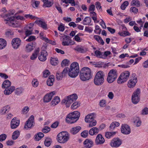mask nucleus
Here are the masks:
<instances>
[{"mask_svg":"<svg viewBox=\"0 0 148 148\" xmlns=\"http://www.w3.org/2000/svg\"><path fill=\"white\" fill-rule=\"evenodd\" d=\"M130 74V72L128 71H125L122 73L117 79V83L121 84L126 82L128 79Z\"/></svg>","mask_w":148,"mask_h":148,"instance_id":"9d476101","label":"nucleus"},{"mask_svg":"<svg viewBox=\"0 0 148 148\" xmlns=\"http://www.w3.org/2000/svg\"><path fill=\"white\" fill-rule=\"evenodd\" d=\"M54 80V77L53 75H51L49 77L47 81V84L49 86L53 85Z\"/></svg>","mask_w":148,"mask_h":148,"instance_id":"c756f323","label":"nucleus"},{"mask_svg":"<svg viewBox=\"0 0 148 148\" xmlns=\"http://www.w3.org/2000/svg\"><path fill=\"white\" fill-rule=\"evenodd\" d=\"M91 22V19L88 17H86L84 20L83 24L84 25H89Z\"/></svg>","mask_w":148,"mask_h":148,"instance_id":"a19ab883","label":"nucleus"},{"mask_svg":"<svg viewBox=\"0 0 148 148\" xmlns=\"http://www.w3.org/2000/svg\"><path fill=\"white\" fill-rule=\"evenodd\" d=\"M50 130V127L48 126H45L42 130V132L45 133H46L49 132Z\"/></svg>","mask_w":148,"mask_h":148,"instance_id":"680f3d73","label":"nucleus"},{"mask_svg":"<svg viewBox=\"0 0 148 148\" xmlns=\"http://www.w3.org/2000/svg\"><path fill=\"white\" fill-rule=\"evenodd\" d=\"M48 55V53L46 50H42L38 56V58L40 61L44 62L47 60V56Z\"/></svg>","mask_w":148,"mask_h":148,"instance_id":"f3484780","label":"nucleus"},{"mask_svg":"<svg viewBox=\"0 0 148 148\" xmlns=\"http://www.w3.org/2000/svg\"><path fill=\"white\" fill-rule=\"evenodd\" d=\"M6 41L3 38H0V50L4 49L6 46Z\"/></svg>","mask_w":148,"mask_h":148,"instance_id":"473e14b6","label":"nucleus"},{"mask_svg":"<svg viewBox=\"0 0 148 148\" xmlns=\"http://www.w3.org/2000/svg\"><path fill=\"white\" fill-rule=\"evenodd\" d=\"M80 113L78 111H74L68 114L66 119V121L71 124L76 122L80 117Z\"/></svg>","mask_w":148,"mask_h":148,"instance_id":"7ed1b4c3","label":"nucleus"},{"mask_svg":"<svg viewBox=\"0 0 148 148\" xmlns=\"http://www.w3.org/2000/svg\"><path fill=\"white\" fill-rule=\"evenodd\" d=\"M29 110V107L28 106L24 107L22 109L21 112L23 114L27 113Z\"/></svg>","mask_w":148,"mask_h":148,"instance_id":"bf43d9fd","label":"nucleus"},{"mask_svg":"<svg viewBox=\"0 0 148 148\" xmlns=\"http://www.w3.org/2000/svg\"><path fill=\"white\" fill-rule=\"evenodd\" d=\"M9 110V107L8 106H6L1 110L0 112L2 114H5L8 112Z\"/></svg>","mask_w":148,"mask_h":148,"instance_id":"c03bdc74","label":"nucleus"},{"mask_svg":"<svg viewBox=\"0 0 148 148\" xmlns=\"http://www.w3.org/2000/svg\"><path fill=\"white\" fill-rule=\"evenodd\" d=\"M122 143V140L120 138H114L111 140L110 145L112 147H117L120 146Z\"/></svg>","mask_w":148,"mask_h":148,"instance_id":"ddd939ff","label":"nucleus"},{"mask_svg":"<svg viewBox=\"0 0 148 148\" xmlns=\"http://www.w3.org/2000/svg\"><path fill=\"white\" fill-rule=\"evenodd\" d=\"M38 82L37 79H33L32 82V84L34 87L35 88L37 87L38 86Z\"/></svg>","mask_w":148,"mask_h":148,"instance_id":"4d7b16f0","label":"nucleus"},{"mask_svg":"<svg viewBox=\"0 0 148 148\" xmlns=\"http://www.w3.org/2000/svg\"><path fill=\"white\" fill-rule=\"evenodd\" d=\"M120 125L119 123L117 122H112L110 125V130H112L115 128V127L119 126Z\"/></svg>","mask_w":148,"mask_h":148,"instance_id":"4c0bfd02","label":"nucleus"},{"mask_svg":"<svg viewBox=\"0 0 148 148\" xmlns=\"http://www.w3.org/2000/svg\"><path fill=\"white\" fill-rule=\"evenodd\" d=\"M141 114L143 115L148 114V108L145 107L143 109Z\"/></svg>","mask_w":148,"mask_h":148,"instance_id":"0e129e2a","label":"nucleus"},{"mask_svg":"<svg viewBox=\"0 0 148 148\" xmlns=\"http://www.w3.org/2000/svg\"><path fill=\"white\" fill-rule=\"evenodd\" d=\"M19 121L17 120L16 118H13L12 119L11 121V128L12 129L16 128L19 125Z\"/></svg>","mask_w":148,"mask_h":148,"instance_id":"a211bd4d","label":"nucleus"},{"mask_svg":"<svg viewBox=\"0 0 148 148\" xmlns=\"http://www.w3.org/2000/svg\"><path fill=\"white\" fill-rule=\"evenodd\" d=\"M24 17L26 19H35L36 17L35 16L30 14H25Z\"/></svg>","mask_w":148,"mask_h":148,"instance_id":"6e6d98bb","label":"nucleus"},{"mask_svg":"<svg viewBox=\"0 0 148 148\" xmlns=\"http://www.w3.org/2000/svg\"><path fill=\"white\" fill-rule=\"evenodd\" d=\"M95 53L97 57L103 58V52H101L99 50H96L95 52Z\"/></svg>","mask_w":148,"mask_h":148,"instance_id":"864d4df0","label":"nucleus"},{"mask_svg":"<svg viewBox=\"0 0 148 148\" xmlns=\"http://www.w3.org/2000/svg\"><path fill=\"white\" fill-rule=\"evenodd\" d=\"M11 85V82L8 80H6L3 82L2 86L3 88H6L10 87Z\"/></svg>","mask_w":148,"mask_h":148,"instance_id":"f704fd0d","label":"nucleus"},{"mask_svg":"<svg viewBox=\"0 0 148 148\" xmlns=\"http://www.w3.org/2000/svg\"><path fill=\"white\" fill-rule=\"evenodd\" d=\"M18 20H21L22 21H24L25 20V18L23 16L18 15L16 17L14 16L9 17L6 20L7 23L11 26L13 27H16L18 26V24L17 22L15 20V18Z\"/></svg>","mask_w":148,"mask_h":148,"instance_id":"39448f33","label":"nucleus"},{"mask_svg":"<svg viewBox=\"0 0 148 148\" xmlns=\"http://www.w3.org/2000/svg\"><path fill=\"white\" fill-rule=\"evenodd\" d=\"M131 5L138 7L140 5V2L138 0H133L131 2Z\"/></svg>","mask_w":148,"mask_h":148,"instance_id":"de8ad7c7","label":"nucleus"},{"mask_svg":"<svg viewBox=\"0 0 148 148\" xmlns=\"http://www.w3.org/2000/svg\"><path fill=\"white\" fill-rule=\"evenodd\" d=\"M55 92L53 91L49 94L46 95L44 98V101L46 103L50 101L52 99L53 96L55 94Z\"/></svg>","mask_w":148,"mask_h":148,"instance_id":"aec40b11","label":"nucleus"},{"mask_svg":"<svg viewBox=\"0 0 148 148\" xmlns=\"http://www.w3.org/2000/svg\"><path fill=\"white\" fill-rule=\"evenodd\" d=\"M33 25V24L30 23L25 27V34L26 36H28L32 34Z\"/></svg>","mask_w":148,"mask_h":148,"instance_id":"2eb2a0df","label":"nucleus"},{"mask_svg":"<svg viewBox=\"0 0 148 148\" xmlns=\"http://www.w3.org/2000/svg\"><path fill=\"white\" fill-rule=\"evenodd\" d=\"M40 50L39 47L37 48L35 50L34 53L30 57V58L32 60H34L37 58L38 54L40 51Z\"/></svg>","mask_w":148,"mask_h":148,"instance_id":"7c9ffc66","label":"nucleus"},{"mask_svg":"<svg viewBox=\"0 0 148 148\" xmlns=\"http://www.w3.org/2000/svg\"><path fill=\"white\" fill-rule=\"evenodd\" d=\"M36 37L34 36H30L29 37V38L26 39V41L27 42H31L36 40Z\"/></svg>","mask_w":148,"mask_h":148,"instance_id":"774afa93","label":"nucleus"},{"mask_svg":"<svg viewBox=\"0 0 148 148\" xmlns=\"http://www.w3.org/2000/svg\"><path fill=\"white\" fill-rule=\"evenodd\" d=\"M133 122L135 125L137 127L140 126L141 125V121L140 119H139L138 118V117Z\"/></svg>","mask_w":148,"mask_h":148,"instance_id":"09e8293b","label":"nucleus"},{"mask_svg":"<svg viewBox=\"0 0 148 148\" xmlns=\"http://www.w3.org/2000/svg\"><path fill=\"white\" fill-rule=\"evenodd\" d=\"M130 12H133L134 13L136 14L138 12V9L135 7H132L130 9Z\"/></svg>","mask_w":148,"mask_h":148,"instance_id":"338daca9","label":"nucleus"},{"mask_svg":"<svg viewBox=\"0 0 148 148\" xmlns=\"http://www.w3.org/2000/svg\"><path fill=\"white\" fill-rule=\"evenodd\" d=\"M81 127L79 126H77L72 128L71 130V132L73 134H76L81 129Z\"/></svg>","mask_w":148,"mask_h":148,"instance_id":"72a5a7b5","label":"nucleus"},{"mask_svg":"<svg viewBox=\"0 0 148 148\" xmlns=\"http://www.w3.org/2000/svg\"><path fill=\"white\" fill-rule=\"evenodd\" d=\"M44 136V135L42 133L39 132L35 135V140L36 141H38L43 137Z\"/></svg>","mask_w":148,"mask_h":148,"instance_id":"2f4dec72","label":"nucleus"},{"mask_svg":"<svg viewBox=\"0 0 148 148\" xmlns=\"http://www.w3.org/2000/svg\"><path fill=\"white\" fill-rule=\"evenodd\" d=\"M95 115L94 113H90L87 115L85 118V122L88 123L94 120Z\"/></svg>","mask_w":148,"mask_h":148,"instance_id":"393cba45","label":"nucleus"},{"mask_svg":"<svg viewBox=\"0 0 148 148\" xmlns=\"http://www.w3.org/2000/svg\"><path fill=\"white\" fill-rule=\"evenodd\" d=\"M104 73L102 71H99L96 75L94 79V83L96 85H102L104 82Z\"/></svg>","mask_w":148,"mask_h":148,"instance_id":"423d86ee","label":"nucleus"},{"mask_svg":"<svg viewBox=\"0 0 148 148\" xmlns=\"http://www.w3.org/2000/svg\"><path fill=\"white\" fill-rule=\"evenodd\" d=\"M32 6L34 8H37L40 3L39 1H36L35 0H32Z\"/></svg>","mask_w":148,"mask_h":148,"instance_id":"8fccbe9b","label":"nucleus"},{"mask_svg":"<svg viewBox=\"0 0 148 148\" xmlns=\"http://www.w3.org/2000/svg\"><path fill=\"white\" fill-rule=\"evenodd\" d=\"M34 124V116L32 115L26 121L24 126V128L26 130L31 128Z\"/></svg>","mask_w":148,"mask_h":148,"instance_id":"f8f14e48","label":"nucleus"},{"mask_svg":"<svg viewBox=\"0 0 148 148\" xmlns=\"http://www.w3.org/2000/svg\"><path fill=\"white\" fill-rule=\"evenodd\" d=\"M79 69L78 63L76 62H73L70 66L68 75L72 78H75L80 73Z\"/></svg>","mask_w":148,"mask_h":148,"instance_id":"f03ea898","label":"nucleus"},{"mask_svg":"<svg viewBox=\"0 0 148 148\" xmlns=\"http://www.w3.org/2000/svg\"><path fill=\"white\" fill-rule=\"evenodd\" d=\"M88 122L89 123V127H91L95 126L97 124V122L95 120Z\"/></svg>","mask_w":148,"mask_h":148,"instance_id":"e2e57ef3","label":"nucleus"},{"mask_svg":"<svg viewBox=\"0 0 148 148\" xmlns=\"http://www.w3.org/2000/svg\"><path fill=\"white\" fill-rule=\"evenodd\" d=\"M76 51L81 53H85L87 51V49L86 48H84L83 47H79L75 49Z\"/></svg>","mask_w":148,"mask_h":148,"instance_id":"a18cd8bd","label":"nucleus"},{"mask_svg":"<svg viewBox=\"0 0 148 148\" xmlns=\"http://www.w3.org/2000/svg\"><path fill=\"white\" fill-rule=\"evenodd\" d=\"M118 34L120 36L124 37L131 35V34L128 31H126L119 32H118Z\"/></svg>","mask_w":148,"mask_h":148,"instance_id":"79ce46f5","label":"nucleus"},{"mask_svg":"<svg viewBox=\"0 0 148 148\" xmlns=\"http://www.w3.org/2000/svg\"><path fill=\"white\" fill-rule=\"evenodd\" d=\"M94 38L99 43L103 45L104 44V42L102 39L98 35H95Z\"/></svg>","mask_w":148,"mask_h":148,"instance_id":"e433bc0d","label":"nucleus"},{"mask_svg":"<svg viewBox=\"0 0 148 148\" xmlns=\"http://www.w3.org/2000/svg\"><path fill=\"white\" fill-rule=\"evenodd\" d=\"M21 40L19 38H13L11 42L12 47L15 49H18L21 45Z\"/></svg>","mask_w":148,"mask_h":148,"instance_id":"4468645a","label":"nucleus"},{"mask_svg":"<svg viewBox=\"0 0 148 148\" xmlns=\"http://www.w3.org/2000/svg\"><path fill=\"white\" fill-rule=\"evenodd\" d=\"M116 133V132H107L105 134L106 137L108 138H110L114 136Z\"/></svg>","mask_w":148,"mask_h":148,"instance_id":"ea45409f","label":"nucleus"},{"mask_svg":"<svg viewBox=\"0 0 148 148\" xmlns=\"http://www.w3.org/2000/svg\"><path fill=\"white\" fill-rule=\"evenodd\" d=\"M80 105V103L77 101L74 102L71 106V108L72 110L77 108Z\"/></svg>","mask_w":148,"mask_h":148,"instance_id":"3c124183","label":"nucleus"},{"mask_svg":"<svg viewBox=\"0 0 148 148\" xmlns=\"http://www.w3.org/2000/svg\"><path fill=\"white\" fill-rule=\"evenodd\" d=\"M135 79H131L128 81L127 84V86L129 88H132L136 85L137 82V79L136 78Z\"/></svg>","mask_w":148,"mask_h":148,"instance_id":"412c9836","label":"nucleus"},{"mask_svg":"<svg viewBox=\"0 0 148 148\" xmlns=\"http://www.w3.org/2000/svg\"><path fill=\"white\" fill-rule=\"evenodd\" d=\"M60 101V98L57 97H56L51 101L52 104L53 106H55Z\"/></svg>","mask_w":148,"mask_h":148,"instance_id":"58836bf2","label":"nucleus"},{"mask_svg":"<svg viewBox=\"0 0 148 148\" xmlns=\"http://www.w3.org/2000/svg\"><path fill=\"white\" fill-rule=\"evenodd\" d=\"M92 76V73L91 69L88 67H84L80 70L79 75L80 79L85 81L91 79Z\"/></svg>","mask_w":148,"mask_h":148,"instance_id":"f257e3e1","label":"nucleus"},{"mask_svg":"<svg viewBox=\"0 0 148 148\" xmlns=\"http://www.w3.org/2000/svg\"><path fill=\"white\" fill-rule=\"evenodd\" d=\"M117 77V72L116 69H112L109 72L107 77V81L110 83L114 82Z\"/></svg>","mask_w":148,"mask_h":148,"instance_id":"1a4fd4ad","label":"nucleus"},{"mask_svg":"<svg viewBox=\"0 0 148 148\" xmlns=\"http://www.w3.org/2000/svg\"><path fill=\"white\" fill-rule=\"evenodd\" d=\"M44 3L43 6L44 7H50L53 4V2L52 0H41Z\"/></svg>","mask_w":148,"mask_h":148,"instance_id":"5701e85b","label":"nucleus"},{"mask_svg":"<svg viewBox=\"0 0 148 148\" xmlns=\"http://www.w3.org/2000/svg\"><path fill=\"white\" fill-rule=\"evenodd\" d=\"M111 53L110 51H106L104 53L103 52V59H106L108 56L111 54Z\"/></svg>","mask_w":148,"mask_h":148,"instance_id":"052dcab7","label":"nucleus"},{"mask_svg":"<svg viewBox=\"0 0 148 148\" xmlns=\"http://www.w3.org/2000/svg\"><path fill=\"white\" fill-rule=\"evenodd\" d=\"M105 142V140L101 134H98L96 137L95 140L96 144L98 145L102 144Z\"/></svg>","mask_w":148,"mask_h":148,"instance_id":"6ab92c4d","label":"nucleus"},{"mask_svg":"<svg viewBox=\"0 0 148 148\" xmlns=\"http://www.w3.org/2000/svg\"><path fill=\"white\" fill-rule=\"evenodd\" d=\"M99 132V129L96 127H93L91 128L89 131V134L92 136L97 134Z\"/></svg>","mask_w":148,"mask_h":148,"instance_id":"c85d7f7f","label":"nucleus"},{"mask_svg":"<svg viewBox=\"0 0 148 148\" xmlns=\"http://www.w3.org/2000/svg\"><path fill=\"white\" fill-rule=\"evenodd\" d=\"M69 61L68 60L65 59L63 60L61 63V66L62 67L68 66Z\"/></svg>","mask_w":148,"mask_h":148,"instance_id":"13d9d810","label":"nucleus"},{"mask_svg":"<svg viewBox=\"0 0 148 148\" xmlns=\"http://www.w3.org/2000/svg\"><path fill=\"white\" fill-rule=\"evenodd\" d=\"M14 90L15 94L17 95H20L23 91V89L22 87L17 88Z\"/></svg>","mask_w":148,"mask_h":148,"instance_id":"37998d69","label":"nucleus"},{"mask_svg":"<svg viewBox=\"0 0 148 148\" xmlns=\"http://www.w3.org/2000/svg\"><path fill=\"white\" fill-rule=\"evenodd\" d=\"M106 102L105 100L102 99L99 102V105L101 107H104L106 105Z\"/></svg>","mask_w":148,"mask_h":148,"instance_id":"69168bd1","label":"nucleus"},{"mask_svg":"<svg viewBox=\"0 0 148 148\" xmlns=\"http://www.w3.org/2000/svg\"><path fill=\"white\" fill-rule=\"evenodd\" d=\"M63 76L61 72L59 71L57 72L56 74V77L57 79L58 80L61 79L62 78Z\"/></svg>","mask_w":148,"mask_h":148,"instance_id":"5fc2aeb1","label":"nucleus"},{"mask_svg":"<svg viewBox=\"0 0 148 148\" xmlns=\"http://www.w3.org/2000/svg\"><path fill=\"white\" fill-rule=\"evenodd\" d=\"M51 142L52 140L50 138H47L45 141V145L47 147H49L50 145Z\"/></svg>","mask_w":148,"mask_h":148,"instance_id":"49530a36","label":"nucleus"},{"mask_svg":"<svg viewBox=\"0 0 148 148\" xmlns=\"http://www.w3.org/2000/svg\"><path fill=\"white\" fill-rule=\"evenodd\" d=\"M140 92V90L138 88L133 93L132 97V101L134 104H137L139 101Z\"/></svg>","mask_w":148,"mask_h":148,"instance_id":"9b49d317","label":"nucleus"},{"mask_svg":"<svg viewBox=\"0 0 148 148\" xmlns=\"http://www.w3.org/2000/svg\"><path fill=\"white\" fill-rule=\"evenodd\" d=\"M36 22L39 26L44 29L46 30L47 29V25L45 21L41 20H37L36 21Z\"/></svg>","mask_w":148,"mask_h":148,"instance_id":"a878e982","label":"nucleus"},{"mask_svg":"<svg viewBox=\"0 0 148 148\" xmlns=\"http://www.w3.org/2000/svg\"><path fill=\"white\" fill-rule=\"evenodd\" d=\"M77 98V96L76 94H73L67 97L64 99L62 101V103H64L67 107H69L70 104L75 101Z\"/></svg>","mask_w":148,"mask_h":148,"instance_id":"6e6552de","label":"nucleus"},{"mask_svg":"<svg viewBox=\"0 0 148 148\" xmlns=\"http://www.w3.org/2000/svg\"><path fill=\"white\" fill-rule=\"evenodd\" d=\"M19 134V131H14L12 135V139L13 140L16 139L18 137Z\"/></svg>","mask_w":148,"mask_h":148,"instance_id":"603ef678","label":"nucleus"},{"mask_svg":"<svg viewBox=\"0 0 148 148\" xmlns=\"http://www.w3.org/2000/svg\"><path fill=\"white\" fill-rule=\"evenodd\" d=\"M80 113L78 111H74L68 114L66 119V121L71 124L76 122L80 117Z\"/></svg>","mask_w":148,"mask_h":148,"instance_id":"20e7f679","label":"nucleus"},{"mask_svg":"<svg viewBox=\"0 0 148 148\" xmlns=\"http://www.w3.org/2000/svg\"><path fill=\"white\" fill-rule=\"evenodd\" d=\"M121 131L124 134H128L131 132L130 127L127 124L122 125L121 128Z\"/></svg>","mask_w":148,"mask_h":148,"instance_id":"dca6fc26","label":"nucleus"},{"mask_svg":"<svg viewBox=\"0 0 148 148\" xmlns=\"http://www.w3.org/2000/svg\"><path fill=\"white\" fill-rule=\"evenodd\" d=\"M50 62L52 65L56 66L58 63V58H56L51 57L50 59Z\"/></svg>","mask_w":148,"mask_h":148,"instance_id":"c9c22d12","label":"nucleus"},{"mask_svg":"<svg viewBox=\"0 0 148 148\" xmlns=\"http://www.w3.org/2000/svg\"><path fill=\"white\" fill-rule=\"evenodd\" d=\"M35 43V42H32L28 43L26 46V51L27 52H29L32 51L34 48V45Z\"/></svg>","mask_w":148,"mask_h":148,"instance_id":"b1692460","label":"nucleus"},{"mask_svg":"<svg viewBox=\"0 0 148 148\" xmlns=\"http://www.w3.org/2000/svg\"><path fill=\"white\" fill-rule=\"evenodd\" d=\"M93 142L90 140L86 139L84 142L85 147L87 148H90L93 145Z\"/></svg>","mask_w":148,"mask_h":148,"instance_id":"bb28decb","label":"nucleus"},{"mask_svg":"<svg viewBox=\"0 0 148 148\" xmlns=\"http://www.w3.org/2000/svg\"><path fill=\"white\" fill-rule=\"evenodd\" d=\"M15 89L14 86H11L10 87L6 88L4 91V94L5 95H9L11 94Z\"/></svg>","mask_w":148,"mask_h":148,"instance_id":"4be33fe9","label":"nucleus"},{"mask_svg":"<svg viewBox=\"0 0 148 148\" xmlns=\"http://www.w3.org/2000/svg\"><path fill=\"white\" fill-rule=\"evenodd\" d=\"M57 140L61 143H66L69 138V134L66 132L63 131L59 133L57 136Z\"/></svg>","mask_w":148,"mask_h":148,"instance_id":"0eeeda50","label":"nucleus"},{"mask_svg":"<svg viewBox=\"0 0 148 148\" xmlns=\"http://www.w3.org/2000/svg\"><path fill=\"white\" fill-rule=\"evenodd\" d=\"M69 37L65 35L63 37V41L62 44L64 46H68L69 45L70 42L69 41Z\"/></svg>","mask_w":148,"mask_h":148,"instance_id":"cd10ccee","label":"nucleus"}]
</instances>
